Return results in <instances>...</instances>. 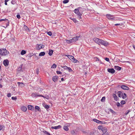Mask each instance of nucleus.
Instances as JSON below:
<instances>
[{
	"instance_id": "69168bd1",
	"label": "nucleus",
	"mask_w": 135,
	"mask_h": 135,
	"mask_svg": "<svg viewBox=\"0 0 135 135\" xmlns=\"http://www.w3.org/2000/svg\"><path fill=\"white\" fill-rule=\"evenodd\" d=\"M127 111V112H126V115L129 112V111L128 110Z\"/></svg>"
},
{
	"instance_id": "c9c22d12",
	"label": "nucleus",
	"mask_w": 135,
	"mask_h": 135,
	"mask_svg": "<svg viewBox=\"0 0 135 135\" xmlns=\"http://www.w3.org/2000/svg\"><path fill=\"white\" fill-rule=\"evenodd\" d=\"M46 33L50 36H51L52 35V33L51 31L47 32Z\"/></svg>"
},
{
	"instance_id": "a18cd8bd",
	"label": "nucleus",
	"mask_w": 135,
	"mask_h": 135,
	"mask_svg": "<svg viewBox=\"0 0 135 135\" xmlns=\"http://www.w3.org/2000/svg\"><path fill=\"white\" fill-rule=\"evenodd\" d=\"M4 127L2 125H0V131Z\"/></svg>"
},
{
	"instance_id": "3c124183",
	"label": "nucleus",
	"mask_w": 135,
	"mask_h": 135,
	"mask_svg": "<svg viewBox=\"0 0 135 135\" xmlns=\"http://www.w3.org/2000/svg\"><path fill=\"white\" fill-rule=\"evenodd\" d=\"M72 20L75 23H76L78 22V21L76 20V19L75 18H73Z\"/></svg>"
},
{
	"instance_id": "6e6552de",
	"label": "nucleus",
	"mask_w": 135,
	"mask_h": 135,
	"mask_svg": "<svg viewBox=\"0 0 135 135\" xmlns=\"http://www.w3.org/2000/svg\"><path fill=\"white\" fill-rule=\"evenodd\" d=\"M9 63V61L7 59H6L3 61V64L5 66H7L8 65Z\"/></svg>"
},
{
	"instance_id": "f03ea898",
	"label": "nucleus",
	"mask_w": 135,
	"mask_h": 135,
	"mask_svg": "<svg viewBox=\"0 0 135 135\" xmlns=\"http://www.w3.org/2000/svg\"><path fill=\"white\" fill-rule=\"evenodd\" d=\"M83 8L81 7H79L75 9L74 11V13L78 15H82V13L81 12V11Z\"/></svg>"
},
{
	"instance_id": "412c9836",
	"label": "nucleus",
	"mask_w": 135,
	"mask_h": 135,
	"mask_svg": "<svg viewBox=\"0 0 135 135\" xmlns=\"http://www.w3.org/2000/svg\"><path fill=\"white\" fill-rule=\"evenodd\" d=\"M114 69L116 70L119 71L121 70V67L118 66H115L114 67Z\"/></svg>"
},
{
	"instance_id": "4468645a",
	"label": "nucleus",
	"mask_w": 135,
	"mask_h": 135,
	"mask_svg": "<svg viewBox=\"0 0 135 135\" xmlns=\"http://www.w3.org/2000/svg\"><path fill=\"white\" fill-rule=\"evenodd\" d=\"M61 127L60 125H59L57 126H52L51 127V128L54 129H58L60 128Z\"/></svg>"
},
{
	"instance_id": "1a4fd4ad",
	"label": "nucleus",
	"mask_w": 135,
	"mask_h": 135,
	"mask_svg": "<svg viewBox=\"0 0 135 135\" xmlns=\"http://www.w3.org/2000/svg\"><path fill=\"white\" fill-rule=\"evenodd\" d=\"M107 71L109 73H110L112 74L114 73L115 72V71L113 69L108 68L107 69Z\"/></svg>"
},
{
	"instance_id": "0e129e2a",
	"label": "nucleus",
	"mask_w": 135,
	"mask_h": 135,
	"mask_svg": "<svg viewBox=\"0 0 135 135\" xmlns=\"http://www.w3.org/2000/svg\"><path fill=\"white\" fill-rule=\"evenodd\" d=\"M38 97H44V96H43L42 95H39Z\"/></svg>"
},
{
	"instance_id": "393cba45",
	"label": "nucleus",
	"mask_w": 135,
	"mask_h": 135,
	"mask_svg": "<svg viewBox=\"0 0 135 135\" xmlns=\"http://www.w3.org/2000/svg\"><path fill=\"white\" fill-rule=\"evenodd\" d=\"M23 65L22 64L21 65V66H19L17 69V70L18 71H23L22 69V66Z\"/></svg>"
},
{
	"instance_id": "473e14b6",
	"label": "nucleus",
	"mask_w": 135,
	"mask_h": 135,
	"mask_svg": "<svg viewBox=\"0 0 135 135\" xmlns=\"http://www.w3.org/2000/svg\"><path fill=\"white\" fill-rule=\"evenodd\" d=\"M127 97V95L125 93H124L123 94V95H122V98L123 99H124Z\"/></svg>"
},
{
	"instance_id": "39448f33",
	"label": "nucleus",
	"mask_w": 135,
	"mask_h": 135,
	"mask_svg": "<svg viewBox=\"0 0 135 135\" xmlns=\"http://www.w3.org/2000/svg\"><path fill=\"white\" fill-rule=\"evenodd\" d=\"M108 43L106 41H105L101 40L100 42V44L104 46H107L108 45Z\"/></svg>"
},
{
	"instance_id": "f8f14e48",
	"label": "nucleus",
	"mask_w": 135,
	"mask_h": 135,
	"mask_svg": "<svg viewBox=\"0 0 135 135\" xmlns=\"http://www.w3.org/2000/svg\"><path fill=\"white\" fill-rule=\"evenodd\" d=\"M28 110L31 111H33L34 110V107L32 105H28Z\"/></svg>"
},
{
	"instance_id": "5fc2aeb1",
	"label": "nucleus",
	"mask_w": 135,
	"mask_h": 135,
	"mask_svg": "<svg viewBox=\"0 0 135 135\" xmlns=\"http://www.w3.org/2000/svg\"><path fill=\"white\" fill-rule=\"evenodd\" d=\"M36 73L38 75V74L39 73V70L38 69H36Z\"/></svg>"
},
{
	"instance_id": "ea45409f",
	"label": "nucleus",
	"mask_w": 135,
	"mask_h": 135,
	"mask_svg": "<svg viewBox=\"0 0 135 135\" xmlns=\"http://www.w3.org/2000/svg\"><path fill=\"white\" fill-rule=\"evenodd\" d=\"M123 24L122 23H119L115 24H114V25L115 26H119V25L122 26L123 25Z\"/></svg>"
},
{
	"instance_id": "c756f323",
	"label": "nucleus",
	"mask_w": 135,
	"mask_h": 135,
	"mask_svg": "<svg viewBox=\"0 0 135 135\" xmlns=\"http://www.w3.org/2000/svg\"><path fill=\"white\" fill-rule=\"evenodd\" d=\"M53 51L52 50H49V54L50 56H51L53 54Z\"/></svg>"
},
{
	"instance_id": "49530a36",
	"label": "nucleus",
	"mask_w": 135,
	"mask_h": 135,
	"mask_svg": "<svg viewBox=\"0 0 135 135\" xmlns=\"http://www.w3.org/2000/svg\"><path fill=\"white\" fill-rule=\"evenodd\" d=\"M44 107H45V108L46 109H48L49 108V106L47 105H45L44 106Z\"/></svg>"
},
{
	"instance_id": "b1692460",
	"label": "nucleus",
	"mask_w": 135,
	"mask_h": 135,
	"mask_svg": "<svg viewBox=\"0 0 135 135\" xmlns=\"http://www.w3.org/2000/svg\"><path fill=\"white\" fill-rule=\"evenodd\" d=\"M66 42L68 44H70L72 43L73 42V40L72 39H70V40H66Z\"/></svg>"
},
{
	"instance_id": "72a5a7b5",
	"label": "nucleus",
	"mask_w": 135,
	"mask_h": 135,
	"mask_svg": "<svg viewBox=\"0 0 135 135\" xmlns=\"http://www.w3.org/2000/svg\"><path fill=\"white\" fill-rule=\"evenodd\" d=\"M26 53V51L24 50H22L21 52V54L23 55Z\"/></svg>"
},
{
	"instance_id": "f704fd0d",
	"label": "nucleus",
	"mask_w": 135,
	"mask_h": 135,
	"mask_svg": "<svg viewBox=\"0 0 135 135\" xmlns=\"http://www.w3.org/2000/svg\"><path fill=\"white\" fill-rule=\"evenodd\" d=\"M109 110L110 112L113 114H116V113L111 109H109Z\"/></svg>"
},
{
	"instance_id": "2eb2a0df",
	"label": "nucleus",
	"mask_w": 135,
	"mask_h": 135,
	"mask_svg": "<svg viewBox=\"0 0 135 135\" xmlns=\"http://www.w3.org/2000/svg\"><path fill=\"white\" fill-rule=\"evenodd\" d=\"M39 95H38L37 93H32L31 94V96L33 97H38Z\"/></svg>"
},
{
	"instance_id": "c85d7f7f",
	"label": "nucleus",
	"mask_w": 135,
	"mask_h": 135,
	"mask_svg": "<svg viewBox=\"0 0 135 135\" xmlns=\"http://www.w3.org/2000/svg\"><path fill=\"white\" fill-rule=\"evenodd\" d=\"M42 131L44 133L48 135H51L49 133L47 132V131L44 129H43V131Z\"/></svg>"
},
{
	"instance_id": "79ce46f5",
	"label": "nucleus",
	"mask_w": 135,
	"mask_h": 135,
	"mask_svg": "<svg viewBox=\"0 0 135 135\" xmlns=\"http://www.w3.org/2000/svg\"><path fill=\"white\" fill-rule=\"evenodd\" d=\"M68 70L69 72H72L73 71L72 70L70 67H68Z\"/></svg>"
},
{
	"instance_id": "37998d69",
	"label": "nucleus",
	"mask_w": 135,
	"mask_h": 135,
	"mask_svg": "<svg viewBox=\"0 0 135 135\" xmlns=\"http://www.w3.org/2000/svg\"><path fill=\"white\" fill-rule=\"evenodd\" d=\"M64 69L68 70V67L66 66H65L62 67Z\"/></svg>"
},
{
	"instance_id": "de8ad7c7",
	"label": "nucleus",
	"mask_w": 135,
	"mask_h": 135,
	"mask_svg": "<svg viewBox=\"0 0 135 135\" xmlns=\"http://www.w3.org/2000/svg\"><path fill=\"white\" fill-rule=\"evenodd\" d=\"M56 67V65L55 64H54L52 65L51 68H55Z\"/></svg>"
},
{
	"instance_id": "8fccbe9b",
	"label": "nucleus",
	"mask_w": 135,
	"mask_h": 135,
	"mask_svg": "<svg viewBox=\"0 0 135 135\" xmlns=\"http://www.w3.org/2000/svg\"><path fill=\"white\" fill-rule=\"evenodd\" d=\"M71 133L73 135L75 134V132L74 130L71 131Z\"/></svg>"
},
{
	"instance_id": "bf43d9fd",
	"label": "nucleus",
	"mask_w": 135,
	"mask_h": 135,
	"mask_svg": "<svg viewBox=\"0 0 135 135\" xmlns=\"http://www.w3.org/2000/svg\"><path fill=\"white\" fill-rule=\"evenodd\" d=\"M11 96V94L10 93H8L7 95V96L8 97H10Z\"/></svg>"
},
{
	"instance_id": "4c0bfd02",
	"label": "nucleus",
	"mask_w": 135,
	"mask_h": 135,
	"mask_svg": "<svg viewBox=\"0 0 135 135\" xmlns=\"http://www.w3.org/2000/svg\"><path fill=\"white\" fill-rule=\"evenodd\" d=\"M82 15H78L77 16V18L79 19L80 21H81L82 19V17L81 16Z\"/></svg>"
},
{
	"instance_id": "e433bc0d",
	"label": "nucleus",
	"mask_w": 135,
	"mask_h": 135,
	"mask_svg": "<svg viewBox=\"0 0 135 135\" xmlns=\"http://www.w3.org/2000/svg\"><path fill=\"white\" fill-rule=\"evenodd\" d=\"M105 97H103L101 99V101L102 102H104L105 101Z\"/></svg>"
},
{
	"instance_id": "4d7b16f0",
	"label": "nucleus",
	"mask_w": 135,
	"mask_h": 135,
	"mask_svg": "<svg viewBox=\"0 0 135 135\" xmlns=\"http://www.w3.org/2000/svg\"><path fill=\"white\" fill-rule=\"evenodd\" d=\"M9 1V0H5L4 2H5V5H7V2Z\"/></svg>"
},
{
	"instance_id": "423d86ee",
	"label": "nucleus",
	"mask_w": 135,
	"mask_h": 135,
	"mask_svg": "<svg viewBox=\"0 0 135 135\" xmlns=\"http://www.w3.org/2000/svg\"><path fill=\"white\" fill-rule=\"evenodd\" d=\"M70 60L76 63L78 61V60L75 59L73 56L70 55L69 57L68 58Z\"/></svg>"
},
{
	"instance_id": "20e7f679",
	"label": "nucleus",
	"mask_w": 135,
	"mask_h": 135,
	"mask_svg": "<svg viewBox=\"0 0 135 135\" xmlns=\"http://www.w3.org/2000/svg\"><path fill=\"white\" fill-rule=\"evenodd\" d=\"M44 47L45 46L43 45L37 44L36 47V49L37 50H39L41 49L44 48Z\"/></svg>"
},
{
	"instance_id": "c03bdc74",
	"label": "nucleus",
	"mask_w": 135,
	"mask_h": 135,
	"mask_svg": "<svg viewBox=\"0 0 135 135\" xmlns=\"http://www.w3.org/2000/svg\"><path fill=\"white\" fill-rule=\"evenodd\" d=\"M13 100H16L17 99V98L16 97H13L11 98Z\"/></svg>"
},
{
	"instance_id": "7ed1b4c3",
	"label": "nucleus",
	"mask_w": 135,
	"mask_h": 135,
	"mask_svg": "<svg viewBox=\"0 0 135 135\" xmlns=\"http://www.w3.org/2000/svg\"><path fill=\"white\" fill-rule=\"evenodd\" d=\"M106 16L107 18L109 20H116L115 19V18L114 17V16L113 15L108 14Z\"/></svg>"
},
{
	"instance_id": "58836bf2",
	"label": "nucleus",
	"mask_w": 135,
	"mask_h": 135,
	"mask_svg": "<svg viewBox=\"0 0 135 135\" xmlns=\"http://www.w3.org/2000/svg\"><path fill=\"white\" fill-rule=\"evenodd\" d=\"M69 0H64L63 1V3L64 4H66L68 3L69 2Z\"/></svg>"
},
{
	"instance_id": "6ab92c4d",
	"label": "nucleus",
	"mask_w": 135,
	"mask_h": 135,
	"mask_svg": "<svg viewBox=\"0 0 135 135\" xmlns=\"http://www.w3.org/2000/svg\"><path fill=\"white\" fill-rule=\"evenodd\" d=\"M98 129L100 130H101L103 133L104 132V129L103 128L102 126H99L98 127Z\"/></svg>"
},
{
	"instance_id": "864d4df0",
	"label": "nucleus",
	"mask_w": 135,
	"mask_h": 135,
	"mask_svg": "<svg viewBox=\"0 0 135 135\" xmlns=\"http://www.w3.org/2000/svg\"><path fill=\"white\" fill-rule=\"evenodd\" d=\"M56 73L58 74H62V72L59 71H56Z\"/></svg>"
},
{
	"instance_id": "774afa93",
	"label": "nucleus",
	"mask_w": 135,
	"mask_h": 135,
	"mask_svg": "<svg viewBox=\"0 0 135 135\" xmlns=\"http://www.w3.org/2000/svg\"><path fill=\"white\" fill-rule=\"evenodd\" d=\"M2 81V79H0V83H1Z\"/></svg>"
},
{
	"instance_id": "ddd939ff",
	"label": "nucleus",
	"mask_w": 135,
	"mask_h": 135,
	"mask_svg": "<svg viewBox=\"0 0 135 135\" xmlns=\"http://www.w3.org/2000/svg\"><path fill=\"white\" fill-rule=\"evenodd\" d=\"M80 37L79 36H76V37L73 38L72 39L73 42H76V41L78 40L79 39V38Z\"/></svg>"
},
{
	"instance_id": "2f4dec72",
	"label": "nucleus",
	"mask_w": 135,
	"mask_h": 135,
	"mask_svg": "<svg viewBox=\"0 0 135 135\" xmlns=\"http://www.w3.org/2000/svg\"><path fill=\"white\" fill-rule=\"evenodd\" d=\"M63 128L64 130L66 131H68L69 129L68 127L66 126H64L63 127Z\"/></svg>"
},
{
	"instance_id": "a878e982",
	"label": "nucleus",
	"mask_w": 135,
	"mask_h": 135,
	"mask_svg": "<svg viewBox=\"0 0 135 135\" xmlns=\"http://www.w3.org/2000/svg\"><path fill=\"white\" fill-rule=\"evenodd\" d=\"M33 55H34L33 58L35 60H37L38 59V57L35 54H34Z\"/></svg>"
},
{
	"instance_id": "f3484780",
	"label": "nucleus",
	"mask_w": 135,
	"mask_h": 135,
	"mask_svg": "<svg viewBox=\"0 0 135 135\" xmlns=\"http://www.w3.org/2000/svg\"><path fill=\"white\" fill-rule=\"evenodd\" d=\"M35 112H36L37 111H41V110H40V108H39V107L38 106H35Z\"/></svg>"
},
{
	"instance_id": "052dcab7",
	"label": "nucleus",
	"mask_w": 135,
	"mask_h": 135,
	"mask_svg": "<svg viewBox=\"0 0 135 135\" xmlns=\"http://www.w3.org/2000/svg\"><path fill=\"white\" fill-rule=\"evenodd\" d=\"M105 59L106 61H107L108 62H109V58H105Z\"/></svg>"
},
{
	"instance_id": "7c9ffc66",
	"label": "nucleus",
	"mask_w": 135,
	"mask_h": 135,
	"mask_svg": "<svg viewBox=\"0 0 135 135\" xmlns=\"http://www.w3.org/2000/svg\"><path fill=\"white\" fill-rule=\"evenodd\" d=\"M107 131L106 129L104 130V132L103 133V134L102 135H108V132H106Z\"/></svg>"
},
{
	"instance_id": "09e8293b",
	"label": "nucleus",
	"mask_w": 135,
	"mask_h": 135,
	"mask_svg": "<svg viewBox=\"0 0 135 135\" xmlns=\"http://www.w3.org/2000/svg\"><path fill=\"white\" fill-rule=\"evenodd\" d=\"M120 103L122 104H124L126 103V102L124 100H122L121 102Z\"/></svg>"
},
{
	"instance_id": "13d9d810",
	"label": "nucleus",
	"mask_w": 135,
	"mask_h": 135,
	"mask_svg": "<svg viewBox=\"0 0 135 135\" xmlns=\"http://www.w3.org/2000/svg\"><path fill=\"white\" fill-rule=\"evenodd\" d=\"M116 105L117 107H119L120 106V103L118 102H117L116 103Z\"/></svg>"
},
{
	"instance_id": "5701e85b",
	"label": "nucleus",
	"mask_w": 135,
	"mask_h": 135,
	"mask_svg": "<svg viewBox=\"0 0 135 135\" xmlns=\"http://www.w3.org/2000/svg\"><path fill=\"white\" fill-rule=\"evenodd\" d=\"M6 21L7 22V23H8V24L9 23V21L8 20L6 19H0V22L2 21ZM9 25L8 24L7 25Z\"/></svg>"
},
{
	"instance_id": "dca6fc26",
	"label": "nucleus",
	"mask_w": 135,
	"mask_h": 135,
	"mask_svg": "<svg viewBox=\"0 0 135 135\" xmlns=\"http://www.w3.org/2000/svg\"><path fill=\"white\" fill-rule=\"evenodd\" d=\"M17 84L18 86L20 87L21 88H22L24 86V84L22 83L18 82L17 83Z\"/></svg>"
},
{
	"instance_id": "aec40b11",
	"label": "nucleus",
	"mask_w": 135,
	"mask_h": 135,
	"mask_svg": "<svg viewBox=\"0 0 135 135\" xmlns=\"http://www.w3.org/2000/svg\"><path fill=\"white\" fill-rule=\"evenodd\" d=\"M113 97L115 100L117 101L118 99V98L116 94H113Z\"/></svg>"
},
{
	"instance_id": "9d476101",
	"label": "nucleus",
	"mask_w": 135,
	"mask_h": 135,
	"mask_svg": "<svg viewBox=\"0 0 135 135\" xmlns=\"http://www.w3.org/2000/svg\"><path fill=\"white\" fill-rule=\"evenodd\" d=\"M58 77L56 76H53L52 78L53 81L55 82L57 81L58 79Z\"/></svg>"
},
{
	"instance_id": "338daca9",
	"label": "nucleus",
	"mask_w": 135,
	"mask_h": 135,
	"mask_svg": "<svg viewBox=\"0 0 135 135\" xmlns=\"http://www.w3.org/2000/svg\"><path fill=\"white\" fill-rule=\"evenodd\" d=\"M29 55V57H31L33 56V55H31V54H30Z\"/></svg>"
},
{
	"instance_id": "a211bd4d",
	"label": "nucleus",
	"mask_w": 135,
	"mask_h": 135,
	"mask_svg": "<svg viewBox=\"0 0 135 135\" xmlns=\"http://www.w3.org/2000/svg\"><path fill=\"white\" fill-rule=\"evenodd\" d=\"M27 109V108L25 106H23L21 108V110L24 112H25L26 111Z\"/></svg>"
},
{
	"instance_id": "680f3d73",
	"label": "nucleus",
	"mask_w": 135,
	"mask_h": 135,
	"mask_svg": "<svg viewBox=\"0 0 135 135\" xmlns=\"http://www.w3.org/2000/svg\"><path fill=\"white\" fill-rule=\"evenodd\" d=\"M44 98H45L47 99H49V97L48 96H44Z\"/></svg>"
},
{
	"instance_id": "6e6d98bb",
	"label": "nucleus",
	"mask_w": 135,
	"mask_h": 135,
	"mask_svg": "<svg viewBox=\"0 0 135 135\" xmlns=\"http://www.w3.org/2000/svg\"><path fill=\"white\" fill-rule=\"evenodd\" d=\"M17 17L18 19H20V18L21 17L20 14H18L17 15Z\"/></svg>"
},
{
	"instance_id": "0eeeda50",
	"label": "nucleus",
	"mask_w": 135,
	"mask_h": 135,
	"mask_svg": "<svg viewBox=\"0 0 135 135\" xmlns=\"http://www.w3.org/2000/svg\"><path fill=\"white\" fill-rule=\"evenodd\" d=\"M101 40L99 39V38H94L93 39V40L96 43L100 45V42Z\"/></svg>"
},
{
	"instance_id": "bb28decb",
	"label": "nucleus",
	"mask_w": 135,
	"mask_h": 135,
	"mask_svg": "<svg viewBox=\"0 0 135 135\" xmlns=\"http://www.w3.org/2000/svg\"><path fill=\"white\" fill-rule=\"evenodd\" d=\"M93 121L98 123H100L101 122V121L95 119H93Z\"/></svg>"
},
{
	"instance_id": "cd10ccee",
	"label": "nucleus",
	"mask_w": 135,
	"mask_h": 135,
	"mask_svg": "<svg viewBox=\"0 0 135 135\" xmlns=\"http://www.w3.org/2000/svg\"><path fill=\"white\" fill-rule=\"evenodd\" d=\"M45 55V53L44 52H42L39 54V55L40 56H43Z\"/></svg>"
},
{
	"instance_id": "603ef678",
	"label": "nucleus",
	"mask_w": 135,
	"mask_h": 135,
	"mask_svg": "<svg viewBox=\"0 0 135 135\" xmlns=\"http://www.w3.org/2000/svg\"><path fill=\"white\" fill-rule=\"evenodd\" d=\"M11 3L13 4H14L16 3L15 0H12L11 2Z\"/></svg>"
},
{
	"instance_id": "9b49d317",
	"label": "nucleus",
	"mask_w": 135,
	"mask_h": 135,
	"mask_svg": "<svg viewBox=\"0 0 135 135\" xmlns=\"http://www.w3.org/2000/svg\"><path fill=\"white\" fill-rule=\"evenodd\" d=\"M121 88L124 90H128L129 89V88L127 86L122 85L121 86Z\"/></svg>"
},
{
	"instance_id": "4be33fe9",
	"label": "nucleus",
	"mask_w": 135,
	"mask_h": 135,
	"mask_svg": "<svg viewBox=\"0 0 135 135\" xmlns=\"http://www.w3.org/2000/svg\"><path fill=\"white\" fill-rule=\"evenodd\" d=\"M117 94L118 97L121 98L122 97V95H123V93L120 91H118L117 92Z\"/></svg>"
},
{
	"instance_id": "a19ab883",
	"label": "nucleus",
	"mask_w": 135,
	"mask_h": 135,
	"mask_svg": "<svg viewBox=\"0 0 135 135\" xmlns=\"http://www.w3.org/2000/svg\"><path fill=\"white\" fill-rule=\"evenodd\" d=\"M23 28L24 29L26 30H29V28L26 25H24Z\"/></svg>"
},
{
	"instance_id": "f257e3e1",
	"label": "nucleus",
	"mask_w": 135,
	"mask_h": 135,
	"mask_svg": "<svg viewBox=\"0 0 135 135\" xmlns=\"http://www.w3.org/2000/svg\"><path fill=\"white\" fill-rule=\"evenodd\" d=\"M9 54V51L5 49H0V55L6 56Z\"/></svg>"
},
{
	"instance_id": "e2e57ef3",
	"label": "nucleus",
	"mask_w": 135,
	"mask_h": 135,
	"mask_svg": "<svg viewBox=\"0 0 135 135\" xmlns=\"http://www.w3.org/2000/svg\"><path fill=\"white\" fill-rule=\"evenodd\" d=\"M70 56V55H65V56L67 57L68 58Z\"/></svg>"
}]
</instances>
